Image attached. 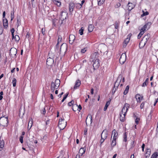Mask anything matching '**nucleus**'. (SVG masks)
Listing matches in <instances>:
<instances>
[{
    "mask_svg": "<svg viewBox=\"0 0 158 158\" xmlns=\"http://www.w3.org/2000/svg\"><path fill=\"white\" fill-rule=\"evenodd\" d=\"M129 105L127 103L124 104L120 113V120L122 122H124L125 119V115L129 107Z\"/></svg>",
    "mask_w": 158,
    "mask_h": 158,
    "instance_id": "1",
    "label": "nucleus"
},
{
    "mask_svg": "<svg viewBox=\"0 0 158 158\" xmlns=\"http://www.w3.org/2000/svg\"><path fill=\"white\" fill-rule=\"evenodd\" d=\"M97 54L95 52L91 55V57L93 62V66L94 69H97L99 66V64L98 62V60L97 58Z\"/></svg>",
    "mask_w": 158,
    "mask_h": 158,
    "instance_id": "2",
    "label": "nucleus"
},
{
    "mask_svg": "<svg viewBox=\"0 0 158 158\" xmlns=\"http://www.w3.org/2000/svg\"><path fill=\"white\" fill-rule=\"evenodd\" d=\"M121 75H119L116 81L115 82L114 86L112 90V93H114L116 90L117 89L118 86L119 85V83L121 82L122 79Z\"/></svg>",
    "mask_w": 158,
    "mask_h": 158,
    "instance_id": "3",
    "label": "nucleus"
},
{
    "mask_svg": "<svg viewBox=\"0 0 158 158\" xmlns=\"http://www.w3.org/2000/svg\"><path fill=\"white\" fill-rule=\"evenodd\" d=\"M66 125L67 123L64 118H61L59 119L58 127L60 130H62L64 128Z\"/></svg>",
    "mask_w": 158,
    "mask_h": 158,
    "instance_id": "4",
    "label": "nucleus"
},
{
    "mask_svg": "<svg viewBox=\"0 0 158 158\" xmlns=\"http://www.w3.org/2000/svg\"><path fill=\"white\" fill-rule=\"evenodd\" d=\"M8 123L7 117H1L0 118V124L4 127L6 126Z\"/></svg>",
    "mask_w": 158,
    "mask_h": 158,
    "instance_id": "5",
    "label": "nucleus"
},
{
    "mask_svg": "<svg viewBox=\"0 0 158 158\" xmlns=\"http://www.w3.org/2000/svg\"><path fill=\"white\" fill-rule=\"evenodd\" d=\"M67 45L65 43H63L61 45L60 48V53L64 55L67 50Z\"/></svg>",
    "mask_w": 158,
    "mask_h": 158,
    "instance_id": "6",
    "label": "nucleus"
},
{
    "mask_svg": "<svg viewBox=\"0 0 158 158\" xmlns=\"http://www.w3.org/2000/svg\"><path fill=\"white\" fill-rule=\"evenodd\" d=\"M68 13L66 11H62L60 15V19L61 20L63 21L67 19L68 17Z\"/></svg>",
    "mask_w": 158,
    "mask_h": 158,
    "instance_id": "7",
    "label": "nucleus"
},
{
    "mask_svg": "<svg viewBox=\"0 0 158 158\" xmlns=\"http://www.w3.org/2000/svg\"><path fill=\"white\" fill-rule=\"evenodd\" d=\"M132 35L131 33L129 34L127 36V38L125 40L123 43V47H125L127 45L128 43L129 42L130 40V37Z\"/></svg>",
    "mask_w": 158,
    "mask_h": 158,
    "instance_id": "8",
    "label": "nucleus"
},
{
    "mask_svg": "<svg viewBox=\"0 0 158 158\" xmlns=\"http://www.w3.org/2000/svg\"><path fill=\"white\" fill-rule=\"evenodd\" d=\"M17 53V50L15 48H11L10 50V55L12 57H15Z\"/></svg>",
    "mask_w": 158,
    "mask_h": 158,
    "instance_id": "9",
    "label": "nucleus"
},
{
    "mask_svg": "<svg viewBox=\"0 0 158 158\" xmlns=\"http://www.w3.org/2000/svg\"><path fill=\"white\" fill-rule=\"evenodd\" d=\"M126 57L125 54H122L119 59V62L121 64H123L124 63L126 60Z\"/></svg>",
    "mask_w": 158,
    "mask_h": 158,
    "instance_id": "10",
    "label": "nucleus"
},
{
    "mask_svg": "<svg viewBox=\"0 0 158 158\" xmlns=\"http://www.w3.org/2000/svg\"><path fill=\"white\" fill-rule=\"evenodd\" d=\"M92 122V115L90 114L88 115L86 120V125L88 124H91Z\"/></svg>",
    "mask_w": 158,
    "mask_h": 158,
    "instance_id": "11",
    "label": "nucleus"
},
{
    "mask_svg": "<svg viewBox=\"0 0 158 158\" xmlns=\"http://www.w3.org/2000/svg\"><path fill=\"white\" fill-rule=\"evenodd\" d=\"M75 36L73 34H71L69 36V43L71 44H72L76 40H75Z\"/></svg>",
    "mask_w": 158,
    "mask_h": 158,
    "instance_id": "12",
    "label": "nucleus"
},
{
    "mask_svg": "<svg viewBox=\"0 0 158 158\" xmlns=\"http://www.w3.org/2000/svg\"><path fill=\"white\" fill-rule=\"evenodd\" d=\"M108 135L107 130L106 129L103 130L102 133L101 135V138L106 139Z\"/></svg>",
    "mask_w": 158,
    "mask_h": 158,
    "instance_id": "13",
    "label": "nucleus"
},
{
    "mask_svg": "<svg viewBox=\"0 0 158 158\" xmlns=\"http://www.w3.org/2000/svg\"><path fill=\"white\" fill-rule=\"evenodd\" d=\"M151 23L150 22H148L141 29V30L145 32V31L147 29H148L150 27V26L151 25Z\"/></svg>",
    "mask_w": 158,
    "mask_h": 158,
    "instance_id": "14",
    "label": "nucleus"
},
{
    "mask_svg": "<svg viewBox=\"0 0 158 158\" xmlns=\"http://www.w3.org/2000/svg\"><path fill=\"white\" fill-rule=\"evenodd\" d=\"M54 62V59H52L51 58H48L47 60L46 63L47 64L48 66L52 65Z\"/></svg>",
    "mask_w": 158,
    "mask_h": 158,
    "instance_id": "15",
    "label": "nucleus"
},
{
    "mask_svg": "<svg viewBox=\"0 0 158 158\" xmlns=\"http://www.w3.org/2000/svg\"><path fill=\"white\" fill-rule=\"evenodd\" d=\"M60 84V80L56 79L55 81L54 84V88L55 89H57L59 86Z\"/></svg>",
    "mask_w": 158,
    "mask_h": 158,
    "instance_id": "16",
    "label": "nucleus"
},
{
    "mask_svg": "<svg viewBox=\"0 0 158 158\" xmlns=\"http://www.w3.org/2000/svg\"><path fill=\"white\" fill-rule=\"evenodd\" d=\"M75 7V4L74 3L70 2L69 4V10L70 13H72L73 10Z\"/></svg>",
    "mask_w": 158,
    "mask_h": 158,
    "instance_id": "17",
    "label": "nucleus"
},
{
    "mask_svg": "<svg viewBox=\"0 0 158 158\" xmlns=\"http://www.w3.org/2000/svg\"><path fill=\"white\" fill-rule=\"evenodd\" d=\"M48 56L49 58H51L52 59L57 58V57L55 56V55L54 53L52 52H50L49 53Z\"/></svg>",
    "mask_w": 158,
    "mask_h": 158,
    "instance_id": "18",
    "label": "nucleus"
},
{
    "mask_svg": "<svg viewBox=\"0 0 158 158\" xmlns=\"http://www.w3.org/2000/svg\"><path fill=\"white\" fill-rule=\"evenodd\" d=\"M113 134L114 135L113 139H116L117 138L118 133L117 131H116L115 129L113 130L112 131V136Z\"/></svg>",
    "mask_w": 158,
    "mask_h": 158,
    "instance_id": "19",
    "label": "nucleus"
},
{
    "mask_svg": "<svg viewBox=\"0 0 158 158\" xmlns=\"http://www.w3.org/2000/svg\"><path fill=\"white\" fill-rule=\"evenodd\" d=\"M151 154V150L149 149H146V152L145 154V156L146 158L149 157Z\"/></svg>",
    "mask_w": 158,
    "mask_h": 158,
    "instance_id": "20",
    "label": "nucleus"
},
{
    "mask_svg": "<svg viewBox=\"0 0 158 158\" xmlns=\"http://www.w3.org/2000/svg\"><path fill=\"white\" fill-rule=\"evenodd\" d=\"M146 43L145 41L142 40L139 44V48H143L145 45Z\"/></svg>",
    "mask_w": 158,
    "mask_h": 158,
    "instance_id": "21",
    "label": "nucleus"
},
{
    "mask_svg": "<svg viewBox=\"0 0 158 158\" xmlns=\"http://www.w3.org/2000/svg\"><path fill=\"white\" fill-rule=\"evenodd\" d=\"M128 10L131 11L134 7V5L131 3L129 2L128 4Z\"/></svg>",
    "mask_w": 158,
    "mask_h": 158,
    "instance_id": "22",
    "label": "nucleus"
},
{
    "mask_svg": "<svg viewBox=\"0 0 158 158\" xmlns=\"http://www.w3.org/2000/svg\"><path fill=\"white\" fill-rule=\"evenodd\" d=\"M150 37V35L149 34H148L145 35L142 40L147 43Z\"/></svg>",
    "mask_w": 158,
    "mask_h": 158,
    "instance_id": "23",
    "label": "nucleus"
},
{
    "mask_svg": "<svg viewBox=\"0 0 158 158\" xmlns=\"http://www.w3.org/2000/svg\"><path fill=\"white\" fill-rule=\"evenodd\" d=\"M135 98L137 102H140L142 99L143 97H141L139 94H137L135 96Z\"/></svg>",
    "mask_w": 158,
    "mask_h": 158,
    "instance_id": "24",
    "label": "nucleus"
},
{
    "mask_svg": "<svg viewBox=\"0 0 158 158\" xmlns=\"http://www.w3.org/2000/svg\"><path fill=\"white\" fill-rule=\"evenodd\" d=\"M81 84L80 81L79 80H77L75 85L74 86V89H77L78 87H79Z\"/></svg>",
    "mask_w": 158,
    "mask_h": 158,
    "instance_id": "25",
    "label": "nucleus"
},
{
    "mask_svg": "<svg viewBox=\"0 0 158 158\" xmlns=\"http://www.w3.org/2000/svg\"><path fill=\"white\" fill-rule=\"evenodd\" d=\"M86 148H81L80 149L79 151V153L81 156H82L84 154Z\"/></svg>",
    "mask_w": 158,
    "mask_h": 158,
    "instance_id": "26",
    "label": "nucleus"
},
{
    "mask_svg": "<svg viewBox=\"0 0 158 158\" xmlns=\"http://www.w3.org/2000/svg\"><path fill=\"white\" fill-rule=\"evenodd\" d=\"M3 26L5 28H6L8 26V21L6 19H3Z\"/></svg>",
    "mask_w": 158,
    "mask_h": 158,
    "instance_id": "27",
    "label": "nucleus"
},
{
    "mask_svg": "<svg viewBox=\"0 0 158 158\" xmlns=\"http://www.w3.org/2000/svg\"><path fill=\"white\" fill-rule=\"evenodd\" d=\"M32 125V119L31 118L30 119L28 125V129L30 127L29 129H30Z\"/></svg>",
    "mask_w": 158,
    "mask_h": 158,
    "instance_id": "28",
    "label": "nucleus"
},
{
    "mask_svg": "<svg viewBox=\"0 0 158 158\" xmlns=\"http://www.w3.org/2000/svg\"><path fill=\"white\" fill-rule=\"evenodd\" d=\"M94 26L92 24L89 25L88 27V30L90 32H92L94 29Z\"/></svg>",
    "mask_w": 158,
    "mask_h": 158,
    "instance_id": "29",
    "label": "nucleus"
},
{
    "mask_svg": "<svg viewBox=\"0 0 158 158\" xmlns=\"http://www.w3.org/2000/svg\"><path fill=\"white\" fill-rule=\"evenodd\" d=\"M4 142L3 140H0V151H1L2 148L4 147Z\"/></svg>",
    "mask_w": 158,
    "mask_h": 158,
    "instance_id": "30",
    "label": "nucleus"
},
{
    "mask_svg": "<svg viewBox=\"0 0 158 158\" xmlns=\"http://www.w3.org/2000/svg\"><path fill=\"white\" fill-rule=\"evenodd\" d=\"M51 90L52 91V92H53L55 88H54V82L53 81L51 83Z\"/></svg>",
    "mask_w": 158,
    "mask_h": 158,
    "instance_id": "31",
    "label": "nucleus"
},
{
    "mask_svg": "<svg viewBox=\"0 0 158 158\" xmlns=\"http://www.w3.org/2000/svg\"><path fill=\"white\" fill-rule=\"evenodd\" d=\"M52 1L53 3L56 4L57 6H60L61 5V2H60L56 0H53Z\"/></svg>",
    "mask_w": 158,
    "mask_h": 158,
    "instance_id": "32",
    "label": "nucleus"
},
{
    "mask_svg": "<svg viewBox=\"0 0 158 158\" xmlns=\"http://www.w3.org/2000/svg\"><path fill=\"white\" fill-rule=\"evenodd\" d=\"M129 85H127L126 86V87L125 88V89L123 92V94L124 95H126V94H127V93H128V91H129Z\"/></svg>",
    "mask_w": 158,
    "mask_h": 158,
    "instance_id": "33",
    "label": "nucleus"
},
{
    "mask_svg": "<svg viewBox=\"0 0 158 158\" xmlns=\"http://www.w3.org/2000/svg\"><path fill=\"white\" fill-rule=\"evenodd\" d=\"M116 143V139H113L111 143V146L112 148L115 146Z\"/></svg>",
    "mask_w": 158,
    "mask_h": 158,
    "instance_id": "34",
    "label": "nucleus"
},
{
    "mask_svg": "<svg viewBox=\"0 0 158 158\" xmlns=\"http://www.w3.org/2000/svg\"><path fill=\"white\" fill-rule=\"evenodd\" d=\"M110 101H108L106 102V104L105 106V107L104 108V111H105V110H106L107 109V107L110 104Z\"/></svg>",
    "mask_w": 158,
    "mask_h": 158,
    "instance_id": "35",
    "label": "nucleus"
},
{
    "mask_svg": "<svg viewBox=\"0 0 158 158\" xmlns=\"http://www.w3.org/2000/svg\"><path fill=\"white\" fill-rule=\"evenodd\" d=\"M78 107V105H74L72 106V109L74 111H75L77 110V107Z\"/></svg>",
    "mask_w": 158,
    "mask_h": 158,
    "instance_id": "36",
    "label": "nucleus"
},
{
    "mask_svg": "<svg viewBox=\"0 0 158 158\" xmlns=\"http://www.w3.org/2000/svg\"><path fill=\"white\" fill-rule=\"evenodd\" d=\"M144 32L143 31H141L140 32L139 34L138 35V39H140L142 36L144 34Z\"/></svg>",
    "mask_w": 158,
    "mask_h": 158,
    "instance_id": "37",
    "label": "nucleus"
},
{
    "mask_svg": "<svg viewBox=\"0 0 158 158\" xmlns=\"http://www.w3.org/2000/svg\"><path fill=\"white\" fill-rule=\"evenodd\" d=\"M16 81H17L16 78H14L12 80V83L13 84V87H15L16 86Z\"/></svg>",
    "mask_w": 158,
    "mask_h": 158,
    "instance_id": "38",
    "label": "nucleus"
},
{
    "mask_svg": "<svg viewBox=\"0 0 158 158\" xmlns=\"http://www.w3.org/2000/svg\"><path fill=\"white\" fill-rule=\"evenodd\" d=\"M85 1L84 0H83L81 1V4H80L79 3H77V4L78 5H79V8H81L83 4L85 2Z\"/></svg>",
    "mask_w": 158,
    "mask_h": 158,
    "instance_id": "39",
    "label": "nucleus"
},
{
    "mask_svg": "<svg viewBox=\"0 0 158 158\" xmlns=\"http://www.w3.org/2000/svg\"><path fill=\"white\" fill-rule=\"evenodd\" d=\"M14 11H12L11 12L10 17H11V21H12L14 17Z\"/></svg>",
    "mask_w": 158,
    "mask_h": 158,
    "instance_id": "40",
    "label": "nucleus"
},
{
    "mask_svg": "<svg viewBox=\"0 0 158 158\" xmlns=\"http://www.w3.org/2000/svg\"><path fill=\"white\" fill-rule=\"evenodd\" d=\"M105 0H100L98 2V4L99 6H101L105 2Z\"/></svg>",
    "mask_w": 158,
    "mask_h": 158,
    "instance_id": "41",
    "label": "nucleus"
},
{
    "mask_svg": "<svg viewBox=\"0 0 158 158\" xmlns=\"http://www.w3.org/2000/svg\"><path fill=\"white\" fill-rule=\"evenodd\" d=\"M84 28L83 27H81L79 30V33L80 35H82L83 34Z\"/></svg>",
    "mask_w": 158,
    "mask_h": 158,
    "instance_id": "42",
    "label": "nucleus"
},
{
    "mask_svg": "<svg viewBox=\"0 0 158 158\" xmlns=\"http://www.w3.org/2000/svg\"><path fill=\"white\" fill-rule=\"evenodd\" d=\"M157 153L156 152L154 153L152 156L151 158H157Z\"/></svg>",
    "mask_w": 158,
    "mask_h": 158,
    "instance_id": "43",
    "label": "nucleus"
},
{
    "mask_svg": "<svg viewBox=\"0 0 158 158\" xmlns=\"http://www.w3.org/2000/svg\"><path fill=\"white\" fill-rule=\"evenodd\" d=\"M142 12H143V14L141 15L142 17H143L144 16L147 15H148V11H146L145 12L143 10Z\"/></svg>",
    "mask_w": 158,
    "mask_h": 158,
    "instance_id": "44",
    "label": "nucleus"
},
{
    "mask_svg": "<svg viewBox=\"0 0 158 158\" xmlns=\"http://www.w3.org/2000/svg\"><path fill=\"white\" fill-rule=\"evenodd\" d=\"M127 141V135L126 133H125L123 135V141L126 142Z\"/></svg>",
    "mask_w": 158,
    "mask_h": 158,
    "instance_id": "45",
    "label": "nucleus"
},
{
    "mask_svg": "<svg viewBox=\"0 0 158 158\" xmlns=\"http://www.w3.org/2000/svg\"><path fill=\"white\" fill-rule=\"evenodd\" d=\"M19 35H15V40L17 42H18L19 40Z\"/></svg>",
    "mask_w": 158,
    "mask_h": 158,
    "instance_id": "46",
    "label": "nucleus"
},
{
    "mask_svg": "<svg viewBox=\"0 0 158 158\" xmlns=\"http://www.w3.org/2000/svg\"><path fill=\"white\" fill-rule=\"evenodd\" d=\"M74 102V101L73 100H72L71 102H69L68 103V105L69 106H73V104Z\"/></svg>",
    "mask_w": 158,
    "mask_h": 158,
    "instance_id": "47",
    "label": "nucleus"
},
{
    "mask_svg": "<svg viewBox=\"0 0 158 158\" xmlns=\"http://www.w3.org/2000/svg\"><path fill=\"white\" fill-rule=\"evenodd\" d=\"M62 40V37L60 35H59L58 36V39L57 41V42L58 43H59L60 42H61Z\"/></svg>",
    "mask_w": 158,
    "mask_h": 158,
    "instance_id": "48",
    "label": "nucleus"
},
{
    "mask_svg": "<svg viewBox=\"0 0 158 158\" xmlns=\"http://www.w3.org/2000/svg\"><path fill=\"white\" fill-rule=\"evenodd\" d=\"M106 139H104L103 138H102V137L101 138V139L100 140V147L101 146L102 144V143L104 142L105 140Z\"/></svg>",
    "mask_w": 158,
    "mask_h": 158,
    "instance_id": "49",
    "label": "nucleus"
},
{
    "mask_svg": "<svg viewBox=\"0 0 158 158\" xmlns=\"http://www.w3.org/2000/svg\"><path fill=\"white\" fill-rule=\"evenodd\" d=\"M10 31L11 32L12 35V38L13 39L14 38V33L15 31V30L14 28L11 29Z\"/></svg>",
    "mask_w": 158,
    "mask_h": 158,
    "instance_id": "50",
    "label": "nucleus"
},
{
    "mask_svg": "<svg viewBox=\"0 0 158 158\" xmlns=\"http://www.w3.org/2000/svg\"><path fill=\"white\" fill-rule=\"evenodd\" d=\"M87 50V48H84L83 49H82L81 50V52L82 53H84Z\"/></svg>",
    "mask_w": 158,
    "mask_h": 158,
    "instance_id": "51",
    "label": "nucleus"
},
{
    "mask_svg": "<svg viewBox=\"0 0 158 158\" xmlns=\"http://www.w3.org/2000/svg\"><path fill=\"white\" fill-rule=\"evenodd\" d=\"M23 136H21L19 138V141L21 143H23Z\"/></svg>",
    "mask_w": 158,
    "mask_h": 158,
    "instance_id": "52",
    "label": "nucleus"
},
{
    "mask_svg": "<svg viewBox=\"0 0 158 158\" xmlns=\"http://www.w3.org/2000/svg\"><path fill=\"white\" fill-rule=\"evenodd\" d=\"M139 118H136L135 120V122L136 124H138L139 123Z\"/></svg>",
    "mask_w": 158,
    "mask_h": 158,
    "instance_id": "53",
    "label": "nucleus"
},
{
    "mask_svg": "<svg viewBox=\"0 0 158 158\" xmlns=\"http://www.w3.org/2000/svg\"><path fill=\"white\" fill-rule=\"evenodd\" d=\"M121 5L120 3L118 2L116 4V5L115 6V7L116 8H118L121 6Z\"/></svg>",
    "mask_w": 158,
    "mask_h": 158,
    "instance_id": "54",
    "label": "nucleus"
},
{
    "mask_svg": "<svg viewBox=\"0 0 158 158\" xmlns=\"http://www.w3.org/2000/svg\"><path fill=\"white\" fill-rule=\"evenodd\" d=\"M3 32V28L2 27L0 26V35L2 34Z\"/></svg>",
    "mask_w": 158,
    "mask_h": 158,
    "instance_id": "55",
    "label": "nucleus"
},
{
    "mask_svg": "<svg viewBox=\"0 0 158 158\" xmlns=\"http://www.w3.org/2000/svg\"><path fill=\"white\" fill-rule=\"evenodd\" d=\"M20 24H21L20 22L19 21L18 19H17V24H16L17 27H19L20 25Z\"/></svg>",
    "mask_w": 158,
    "mask_h": 158,
    "instance_id": "56",
    "label": "nucleus"
},
{
    "mask_svg": "<svg viewBox=\"0 0 158 158\" xmlns=\"http://www.w3.org/2000/svg\"><path fill=\"white\" fill-rule=\"evenodd\" d=\"M144 102H143L142 103L140 106V107L141 108V109H142L144 107Z\"/></svg>",
    "mask_w": 158,
    "mask_h": 158,
    "instance_id": "57",
    "label": "nucleus"
},
{
    "mask_svg": "<svg viewBox=\"0 0 158 158\" xmlns=\"http://www.w3.org/2000/svg\"><path fill=\"white\" fill-rule=\"evenodd\" d=\"M147 83H147L146 81H145L143 83V84H142V86L144 87L145 86H146L147 85Z\"/></svg>",
    "mask_w": 158,
    "mask_h": 158,
    "instance_id": "58",
    "label": "nucleus"
},
{
    "mask_svg": "<svg viewBox=\"0 0 158 158\" xmlns=\"http://www.w3.org/2000/svg\"><path fill=\"white\" fill-rule=\"evenodd\" d=\"M69 94V93H66L64 96L63 97V98L65 99L67 97L68 95Z\"/></svg>",
    "mask_w": 158,
    "mask_h": 158,
    "instance_id": "59",
    "label": "nucleus"
},
{
    "mask_svg": "<svg viewBox=\"0 0 158 158\" xmlns=\"http://www.w3.org/2000/svg\"><path fill=\"white\" fill-rule=\"evenodd\" d=\"M45 29L44 28H42V33L43 34V35H44L45 34Z\"/></svg>",
    "mask_w": 158,
    "mask_h": 158,
    "instance_id": "60",
    "label": "nucleus"
},
{
    "mask_svg": "<svg viewBox=\"0 0 158 158\" xmlns=\"http://www.w3.org/2000/svg\"><path fill=\"white\" fill-rule=\"evenodd\" d=\"M87 129L86 128L85 129L84 132V134L85 135H86L87 134Z\"/></svg>",
    "mask_w": 158,
    "mask_h": 158,
    "instance_id": "61",
    "label": "nucleus"
},
{
    "mask_svg": "<svg viewBox=\"0 0 158 158\" xmlns=\"http://www.w3.org/2000/svg\"><path fill=\"white\" fill-rule=\"evenodd\" d=\"M46 110L45 108H44L43 110V112H42V113L44 114L46 113Z\"/></svg>",
    "mask_w": 158,
    "mask_h": 158,
    "instance_id": "62",
    "label": "nucleus"
},
{
    "mask_svg": "<svg viewBox=\"0 0 158 158\" xmlns=\"http://www.w3.org/2000/svg\"><path fill=\"white\" fill-rule=\"evenodd\" d=\"M78 108L79 109V111L82 109V107L81 105H79V106H78V107H77V109H78Z\"/></svg>",
    "mask_w": 158,
    "mask_h": 158,
    "instance_id": "63",
    "label": "nucleus"
},
{
    "mask_svg": "<svg viewBox=\"0 0 158 158\" xmlns=\"http://www.w3.org/2000/svg\"><path fill=\"white\" fill-rule=\"evenodd\" d=\"M158 98H157L156 99V100H155V101L154 104V105L155 106L156 105V103H157V102H158Z\"/></svg>",
    "mask_w": 158,
    "mask_h": 158,
    "instance_id": "64",
    "label": "nucleus"
}]
</instances>
